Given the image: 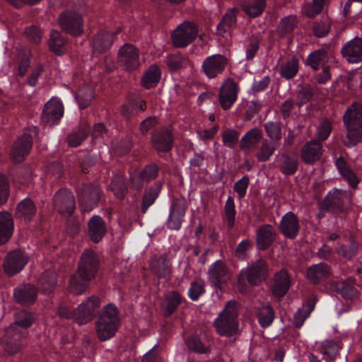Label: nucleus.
<instances>
[{
    "label": "nucleus",
    "mask_w": 362,
    "mask_h": 362,
    "mask_svg": "<svg viewBox=\"0 0 362 362\" xmlns=\"http://www.w3.org/2000/svg\"><path fill=\"white\" fill-rule=\"evenodd\" d=\"M13 228L11 214L7 211L0 212V245L8 242L13 234Z\"/></svg>",
    "instance_id": "473e14b6"
},
{
    "label": "nucleus",
    "mask_w": 362,
    "mask_h": 362,
    "mask_svg": "<svg viewBox=\"0 0 362 362\" xmlns=\"http://www.w3.org/2000/svg\"><path fill=\"white\" fill-rule=\"evenodd\" d=\"M209 280L216 288L221 289L229 279L226 267L223 262L217 260L214 262L208 270Z\"/></svg>",
    "instance_id": "4be33fe9"
},
{
    "label": "nucleus",
    "mask_w": 362,
    "mask_h": 362,
    "mask_svg": "<svg viewBox=\"0 0 362 362\" xmlns=\"http://www.w3.org/2000/svg\"><path fill=\"white\" fill-rule=\"evenodd\" d=\"M354 284L362 287V272L358 270L354 279L348 278L344 281H332L330 283L332 291L340 293L344 298L352 299L357 296V291Z\"/></svg>",
    "instance_id": "dca6fc26"
},
{
    "label": "nucleus",
    "mask_w": 362,
    "mask_h": 362,
    "mask_svg": "<svg viewBox=\"0 0 362 362\" xmlns=\"http://www.w3.org/2000/svg\"><path fill=\"white\" fill-rule=\"evenodd\" d=\"M239 135L238 132L235 129H226L222 135L223 145L229 148H233L238 141Z\"/></svg>",
    "instance_id": "0e129e2a"
},
{
    "label": "nucleus",
    "mask_w": 362,
    "mask_h": 362,
    "mask_svg": "<svg viewBox=\"0 0 362 362\" xmlns=\"http://www.w3.org/2000/svg\"><path fill=\"white\" fill-rule=\"evenodd\" d=\"M53 204H76L72 192L67 188L59 189L54 196Z\"/></svg>",
    "instance_id": "bf43d9fd"
},
{
    "label": "nucleus",
    "mask_w": 362,
    "mask_h": 362,
    "mask_svg": "<svg viewBox=\"0 0 362 362\" xmlns=\"http://www.w3.org/2000/svg\"><path fill=\"white\" fill-rule=\"evenodd\" d=\"M31 54L29 51L19 52L17 60V74L20 78L24 77L31 64Z\"/></svg>",
    "instance_id": "603ef678"
},
{
    "label": "nucleus",
    "mask_w": 362,
    "mask_h": 362,
    "mask_svg": "<svg viewBox=\"0 0 362 362\" xmlns=\"http://www.w3.org/2000/svg\"><path fill=\"white\" fill-rule=\"evenodd\" d=\"M330 1L331 0H312L310 2L304 4L302 8V12L308 18H315L329 6Z\"/></svg>",
    "instance_id": "ea45409f"
},
{
    "label": "nucleus",
    "mask_w": 362,
    "mask_h": 362,
    "mask_svg": "<svg viewBox=\"0 0 362 362\" xmlns=\"http://www.w3.org/2000/svg\"><path fill=\"white\" fill-rule=\"evenodd\" d=\"M110 188L115 197L119 199H123L128 191L124 177L119 175L113 177Z\"/></svg>",
    "instance_id": "de8ad7c7"
},
{
    "label": "nucleus",
    "mask_w": 362,
    "mask_h": 362,
    "mask_svg": "<svg viewBox=\"0 0 362 362\" xmlns=\"http://www.w3.org/2000/svg\"><path fill=\"white\" fill-rule=\"evenodd\" d=\"M329 268L325 263H319L310 267L307 272L308 279L313 284H318L329 275Z\"/></svg>",
    "instance_id": "37998d69"
},
{
    "label": "nucleus",
    "mask_w": 362,
    "mask_h": 362,
    "mask_svg": "<svg viewBox=\"0 0 362 362\" xmlns=\"http://www.w3.org/2000/svg\"><path fill=\"white\" fill-rule=\"evenodd\" d=\"M297 23L296 17L293 15L282 18L278 27L279 35L284 37L288 34H291L297 26Z\"/></svg>",
    "instance_id": "3c124183"
},
{
    "label": "nucleus",
    "mask_w": 362,
    "mask_h": 362,
    "mask_svg": "<svg viewBox=\"0 0 362 362\" xmlns=\"http://www.w3.org/2000/svg\"><path fill=\"white\" fill-rule=\"evenodd\" d=\"M331 21L327 18H322L313 23L312 30L317 37H324L328 35L330 31Z\"/></svg>",
    "instance_id": "864d4df0"
},
{
    "label": "nucleus",
    "mask_w": 362,
    "mask_h": 362,
    "mask_svg": "<svg viewBox=\"0 0 362 362\" xmlns=\"http://www.w3.org/2000/svg\"><path fill=\"white\" fill-rule=\"evenodd\" d=\"M267 136L274 141L281 139V127L278 122H268L264 125Z\"/></svg>",
    "instance_id": "680f3d73"
},
{
    "label": "nucleus",
    "mask_w": 362,
    "mask_h": 362,
    "mask_svg": "<svg viewBox=\"0 0 362 362\" xmlns=\"http://www.w3.org/2000/svg\"><path fill=\"white\" fill-rule=\"evenodd\" d=\"M341 56L349 64H358L362 62V38L355 37L346 42L341 49Z\"/></svg>",
    "instance_id": "412c9836"
},
{
    "label": "nucleus",
    "mask_w": 362,
    "mask_h": 362,
    "mask_svg": "<svg viewBox=\"0 0 362 362\" xmlns=\"http://www.w3.org/2000/svg\"><path fill=\"white\" fill-rule=\"evenodd\" d=\"M48 45L50 51L61 56L66 51L67 40L60 32L52 30L50 32Z\"/></svg>",
    "instance_id": "c9c22d12"
},
{
    "label": "nucleus",
    "mask_w": 362,
    "mask_h": 362,
    "mask_svg": "<svg viewBox=\"0 0 362 362\" xmlns=\"http://www.w3.org/2000/svg\"><path fill=\"white\" fill-rule=\"evenodd\" d=\"M298 69V59L293 57L280 66V75L286 80L292 79L297 75Z\"/></svg>",
    "instance_id": "49530a36"
},
{
    "label": "nucleus",
    "mask_w": 362,
    "mask_h": 362,
    "mask_svg": "<svg viewBox=\"0 0 362 362\" xmlns=\"http://www.w3.org/2000/svg\"><path fill=\"white\" fill-rule=\"evenodd\" d=\"M24 35L29 41L34 44L40 43L42 40V32L36 25L26 27Z\"/></svg>",
    "instance_id": "338daca9"
},
{
    "label": "nucleus",
    "mask_w": 362,
    "mask_h": 362,
    "mask_svg": "<svg viewBox=\"0 0 362 362\" xmlns=\"http://www.w3.org/2000/svg\"><path fill=\"white\" fill-rule=\"evenodd\" d=\"M58 23L62 30L73 36L79 37L84 31L82 16L76 12L65 11L58 18Z\"/></svg>",
    "instance_id": "6e6552de"
},
{
    "label": "nucleus",
    "mask_w": 362,
    "mask_h": 362,
    "mask_svg": "<svg viewBox=\"0 0 362 362\" xmlns=\"http://www.w3.org/2000/svg\"><path fill=\"white\" fill-rule=\"evenodd\" d=\"M318 349L322 354L329 358H333L338 354L340 346L335 341L327 339L320 343Z\"/></svg>",
    "instance_id": "5fc2aeb1"
},
{
    "label": "nucleus",
    "mask_w": 362,
    "mask_h": 362,
    "mask_svg": "<svg viewBox=\"0 0 362 362\" xmlns=\"http://www.w3.org/2000/svg\"><path fill=\"white\" fill-rule=\"evenodd\" d=\"M160 168L158 164L151 163L144 165L140 171H134L130 174V182L133 189L141 190L146 183L157 178Z\"/></svg>",
    "instance_id": "ddd939ff"
},
{
    "label": "nucleus",
    "mask_w": 362,
    "mask_h": 362,
    "mask_svg": "<svg viewBox=\"0 0 362 362\" xmlns=\"http://www.w3.org/2000/svg\"><path fill=\"white\" fill-rule=\"evenodd\" d=\"M337 60L334 51L329 47H321L310 52L305 62V64L313 71H322L315 75V80L319 84H326L332 78L330 69L337 66Z\"/></svg>",
    "instance_id": "f257e3e1"
},
{
    "label": "nucleus",
    "mask_w": 362,
    "mask_h": 362,
    "mask_svg": "<svg viewBox=\"0 0 362 362\" xmlns=\"http://www.w3.org/2000/svg\"><path fill=\"white\" fill-rule=\"evenodd\" d=\"M276 149L275 144L272 141L264 140L257 153V158L259 162H266L273 155Z\"/></svg>",
    "instance_id": "6e6d98bb"
},
{
    "label": "nucleus",
    "mask_w": 362,
    "mask_h": 362,
    "mask_svg": "<svg viewBox=\"0 0 362 362\" xmlns=\"http://www.w3.org/2000/svg\"><path fill=\"white\" fill-rule=\"evenodd\" d=\"M9 175L14 183L26 186L32 182L34 176L32 168L28 164L12 167Z\"/></svg>",
    "instance_id": "5701e85b"
},
{
    "label": "nucleus",
    "mask_w": 362,
    "mask_h": 362,
    "mask_svg": "<svg viewBox=\"0 0 362 362\" xmlns=\"http://www.w3.org/2000/svg\"><path fill=\"white\" fill-rule=\"evenodd\" d=\"M198 29L190 21H185L177 26L172 33L173 44L175 47H185L192 43L197 38Z\"/></svg>",
    "instance_id": "9d476101"
},
{
    "label": "nucleus",
    "mask_w": 362,
    "mask_h": 362,
    "mask_svg": "<svg viewBox=\"0 0 362 362\" xmlns=\"http://www.w3.org/2000/svg\"><path fill=\"white\" fill-rule=\"evenodd\" d=\"M332 131V124L329 119H324L319 125L317 131L319 141L327 140Z\"/></svg>",
    "instance_id": "774afa93"
},
{
    "label": "nucleus",
    "mask_w": 362,
    "mask_h": 362,
    "mask_svg": "<svg viewBox=\"0 0 362 362\" xmlns=\"http://www.w3.org/2000/svg\"><path fill=\"white\" fill-rule=\"evenodd\" d=\"M204 292V281L202 279H197L191 283V286L188 290V296L192 300L196 301Z\"/></svg>",
    "instance_id": "052dcab7"
},
{
    "label": "nucleus",
    "mask_w": 362,
    "mask_h": 362,
    "mask_svg": "<svg viewBox=\"0 0 362 362\" xmlns=\"http://www.w3.org/2000/svg\"><path fill=\"white\" fill-rule=\"evenodd\" d=\"M290 287V279L286 271L282 269L276 273L273 278L271 291L275 297L281 298L286 295Z\"/></svg>",
    "instance_id": "b1692460"
},
{
    "label": "nucleus",
    "mask_w": 362,
    "mask_h": 362,
    "mask_svg": "<svg viewBox=\"0 0 362 362\" xmlns=\"http://www.w3.org/2000/svg\"><path fill=\"white\" fill-rule=\"evenodd\" d=\"M14 297L22 305H30L35 302L37 291L33 286L25 285L15 289Z\"/></svg>",
    "instance_id": "4c0bfd02"
},
{
    "label": "nucleus",
    "mask_w": 362,
    "mask_h": 362,
    "mask_svg": "<svg viewBox=\"0 0 362 362\" xmlns=\"http://www.w3.org/2000/svg\"><path fill=\"white\" fill-rule=\"evenodd\" d=\"M275 237L274 228L271 225H264L257 231V246L259 250H265L272 244Z\"/></svg>",
    "instance_id": "e433bc0d"
},
{
    "label": "nucleus",
    "mask_w": 362,
    "mask_h": 362,
    "mask_svg": "<svg viewBox=\"0 0 362 362\" xmlns=\"http://www.w3.org/2000/svg\"><path fill=\"white\" fill-rule=\"evenodd\" d=\"M64 115V105L58 98H52L45 105L41 120L44 124L54 126L59 123Z\"/></svg>",
    "instance_id": "4468645a"
},
{
    "label": "nucleus",
    "mask_w": 362,
    "mask_h": 362,
    "mask_svg": "<svg viewBox=\"0 0 362 362\" xmlns=\"http://www.w3.org/2000/svg\"><path fill=\"white\" fill-rule=\"evenodd\" d=\"M37 134L36 127L25 132L11 146L10 157L15 164L21 163L29 155L33 144V136Z\"/></svg>",
    "instance_id": "0eeeda50"
},
{
    "label": "nucleus",
    "mask_w": 362,
    "mask_h": 362,
    "mask_svg": "<svg viewBox=\"0 0 362 362\" xmlns=\"http://www.w3.org/2000/svg\"><path fill=\"white\" fill-rule=\"evenodd\" d=\"M322 151V144L317 140H311L307 142L302 148L301 158L307 164H312L317 160Z\"/></svg>",
    "instance_id": "393cba45"
},
{
    "label": "nucleus",
    "mask_w": 362,
    "mask_h": 362,
    "mask_svg": "<svg viewBox=\"0 0 362 362\" xmlns=\"http://www.w3.org/2000/svg\"><path fill=\"white\" fill-rule=\"evenodd\" d=\"M91 280L83 275H79L77 270L76 273L70 277L68 291L74 295H81L85 292Z\"/></svg>",
    "instance_id": "f704fd0d"
},
{
    "label": "nucleus",
    "mask_w": 362,
    "mask_h": 362,
    "mask_svg": "<svg viewBox=\"0 0 362 362\" xmlns=\"http://www.w3.org/2000/svg\"><path fill=\"white\" fill-rule=\"evenodd\" d=\"M267 0H245L241 4L242 11L250 18H257L266 8Z\"/></svg>",
    "instance_id": "58836bf2"
},
{
    "label": "nucleus",
    "mask_w": 362,
    "mask_h": 362,
    "mask_svg": "<svg viewBox=\"0 0 362 362\" xmlns=\"http://www.w3.org/2000/svg\"><path fill=\"white\" fill-rule=\"evenodd\" d=\"M239 88L233 78H228L220 88L218 100L221 107L228 110L236 102Z\"/></svg>",
    "instance_id": "6ab92c4d"
},
{
    "label": "nucleus",
    "mask_w": 362,
    "mask_h": 362,
    "mask_svg": "<svg viewBox=\"0 0 362 362\" xmlns=\"http://www.w3.org/2000/svg\"><path fill=\"white\" fill-rule=\"evenodd\" d=\"M147 109V102L142 97L136 93L129 94L124 103L119 106L120 115L127 121L136 117L140 112H145Z\"/></svg>",
    "instance_id": "1a4fd4ad"
},
{
    "label": "nucleus",
    "mask_w": 362,
    "mask_h": 362,
    "mask_svg": "<svg viewBox=\"0 0 362 362\" xmlns=\"http://www.w3.org/2000/svg\"><path fill=\"white\" fill-rule=\"evenodd\" d=\"M57 284V274L53 270H46L40 276L37 286L39 289L45 294L53 291Z\"/></svg>",
    "instance_id": "79ce46f5"
},
{
    "label": "nucleus",
    "mask_w": 362,
    "mask_h": 362,
    "mask_svg": "<svg viewBox=\"0 0 362 362\" xmlns=\"http://www.w3.org/2000/svg\"><path fill=\"white\" fill-rule=\"evenodd\" d=\"M228 64V59L222 54L207 57L202 62V71L209 78H214L222 74Z\"/></svg>",
    "instance_id": "a211bd4d"
},
{
    "label": "nucleus",
    "mask_w": 362,
    "mask_h": 362,
    "mask_svg": "<svg viewBox=\"0 0 362 362\" xmlns=\"http://www.w3.org/2000/svg\"><path fill=\"white\" fill-rule=\"evenodd\" d=\"M35 315L25 310H21L15 314V322L6 329L5 339V349L9 354H16L22 346L21 339L23 334L16 329V325L28 328L35 320Z\"/></svg>",
    "instance_id": "7ed1b4c3"
},
{
    "label": "nucleus",
    "mask_w": 362,
    "mask_h": 362,
    "mask_svg": "<svg viewBox=\"0 0 362 362\" xmlns=\"http://www.w3.org/2000/svg\"><path fill=\"white\" fill-rule=\"evenodd\" d=\"M120 65L128 71H133L140 66L139 49L132 44L125 43L118 52Z\"/></svg>",
    "instance_id": "2eb2a0df"
},
{
    "label": "nucleus",
    "mask_w": 362,
    "mask_h": 362,
    "mask_svg": "<svg viewBox=\"0 0 362 362\" xmlns=\"http://www.w3.org/2000/svg\"><path fill=\"white\" fill-rule=\"evenodd\" d=\"M119 325V312L116 306L109 304L103 308L95 323V331L100 341L113 337Z\"/></svg>",
    "instance_id": "20e7f679"
},
{
    "label": "nucleus",
    "mask_w": 362,
    "mask_h": 362,
    "mask_svg": "<svg viewBox=\"0 0 362 362\" xmlns=\"http://www.w3.org/2000/svg\"><path fill=\"white\" fill-rule=\"evenodd\" d=\"M188 349L199 354H206L209 349L205 346L197 337H191L187 341Z\"/></svg>",
    "instance_id": "69168bd1"
},
{
    "label": "nucleus",
    "mask_w": 362,
    "mask_h": 362,
    "mask_svg": "<svg viewBox=\"0 0 362 362\" xmlns=\"http://www.w3.org/2000/svg\"><path fill=\"white\" fill-rule=\"evenodd\" d=\"M348 196L346 191L339 189L330 190L325 197V202L322 204H340L344 202V198Z\"/></svg>",
    "instance_id": "e2e57ef3"
},
{
    "label": "nucleus",
    "mask_w": 362,
    "mask_h": 362,
    "mask_svg": "<svg viewBox=\"0 0 362 362\" xmlns=\"http://www.w3.org/2000/svg\"><path fill=\"white\" fill-rule=\"evenodd\" d=\"M114 42L112 33L100 30L95 35L93 40L94 51L98 53L106 52L110 49Z\"/></svg>",
    "instance_id": "7c9ffc66"
},
{
    "label": "nucleus",
    "mask_w": 362,
    "mask_h": 362,
    "mask_svg": "<svg viewBox=\"0 0 362 362\" xmlns=\"http://www.w3.org/2000/svg\"><path fill=\"white\" fill-rule=\"evenodd\" d=\"M152 272L159 278H165L171 273V262L167 255L154 257L150 263Z\"/></svg>",
    "instance_id": "cd10ccee"
},
{
    "label": "nucleus",
    "mask_w": 362,
    "mask_h": 362,
    "mask_svg": "<svg viewBox=\"0 0 362 362\" xmlns=\"http://www.w3.org/2000/svg\"><path fill=\"white\" fill-rule=\"evenodd\" d=\"M100 305L98 297L93 296L86 298L74 310V321L80 325L90 322Z\"/></svg>",
    "instance_id": "f8f14e48"
},
{
    "label": "nucleus",
    "mask_w": 362,
    "mask_h": 362,
    "mask_svg": "<svg viewBox=\"0 0 362 362\" xmlns=\"http://www.w3.org/2000/svg\"><path fill=\"white\" fill-rule=\"evenodd\" d=\"M88 235L95 243L100 242L106 233L104 221L99 216H94L88 221Z\"/></svg>",
    "instance_id": "2f4dec72"
},
{
    "label": "nucleus",
    "mask_w": 362,
    "mask_h": 362,
    "mask_svg": "<svg viewBox=\"0 0 362 362\" xmlns=\"http://www.w3.org/2000/svg\"><path fill=\"white\" fill-rule=\"evenodd\" d=\"M267 272V264L262 259H257L249 264L246 268L240 270L238 275V285L239 291L241 293L247 291L246 281L252 286L260 284L265 279Z\"/></svg>",
    "instance_id": "39448f33"
},
{
    "label": "nucleus",
    "mask_w": 362,
    "mask_h": 362,
    "mask_svg": "<svg viewBox=\"0 0 362 362\" xmlns=\"http://www.w3.org/2000/svg\"><path fill=\"white\" fill-rule=\"evenodd\" d=\"M335 165L340 173L353 189H356L359 183V179L354 173L346 159L340 156L335 160Z\"/></svg>",
    "instance_id": "c85d7f7f"
},
{
    "label": "nucleus",
    "mask_w": 362,
    "mask_h": 362,
    "mask_svg": "<svg viewBox=\"0 0 362 362\" xmlns=\"http://www.w3.org/2000/svg\"><path fill=\"white\" fill-rule=\"evenodd\" d=\"M151 143L153 149L158 153H167L173 149L174 136L168 127L161 126L151 132Z\"/></svg>",
    "instance_id": "9b49d317"
},
{
    "label": "nucleus",
    "mask_w": 362,
    "mask_h": 362,
    "mask_svg": "<svg viewBox=\"0 0 362 362\" xmlns=\"http://www.w3.org/2000/svg\"><path fill=\"white\" fill-rule=\"evenodd\" d=\"M257 317L260 325L264 327H268L274 321V313L269 305L262 307L258 313Z\"/></svg>",
    "instance_id": "4d7b16f0"
},
{
    "label": "nucleus",
    "mask_w": 362,
    "mask_h": 362,
    "mask_svg": "<svg viewBox=\"0 0 362 362\" xmlns=\"http://www.w3.org/2000/svg\"><path fill=\"white\" fill-rule=\"evenodd\" d=\"M77 194L81 201L90 202V204H98L102 199L100 189L93 184L83 183L77 189Z\"/></svg>",
    "instance_id": "a878e982"
},
{
    "label": "nucleus",
    "mask_w": 362,
    "mask_h": 362,
    "mask_svg": "<svg viewBox=\"0 0 362 362\" xmlns=\"http://www.w3.org/2000/svg\"><path fill=\"white\" fill-rule=\"evenodd\" d=\"M343 122L346 130L343 144L351 148L362 141V105L354 103L349 106L343 116Z\"/></svg>",
    "instance_id": "f03ea898"
},
{
    "label": "nucleus",
    "mask_w": 362,
    "mask_h": 362,
    "mask_svg": "<svg viewBox=\"0 0 362 362\" xmlns=\"http://www.w3.org/2000/svg\"><path fill=\"white\" fill-rule=\"evenodd\" d=\"M163 182L158 181L153 185L146 187L144 190L141 204H153L158 197L162 189Z\"/></svg>",
    "instance_id": "09e8293b"
},
{
    "label": "nucleus",
    "mask_w": 362,
    "mask_h": 362,
    "mask_svg": "<svg viewBox=\"0 0 362 362\" xmlns=\"http://www.w3.org/2000/svg\"><path fill=\"white\" fill-rule=\"evenodd\" d=\"M261 132L257 128H253L246 132L240 140L242 149L250 148L255 146L261 139Z\"/></svg>",
    "instance_id": "8fccbe9b"
},
{
    "label": "nucleus",
    "mask_w": 362,
    "mask_h": 362,
    "mask_svg": "<svg viewBox=\"0 0 362 362\" xmlns=\"http://www.w3.org/2000/svg\"><path fill=\"white\" fill-rule=\"evenodd\" d=\"M237 303L234 300L227 303L225 309L220 313L214 321V325L218 334L231 337L238 332Z\"/></svg>",
    "instance_id": "423d86ee"
},
{
    "label": "nucleus",
    "mask_w": 362,
    "mask_h": 362,
    "mask_svg": "<svg viewBox=\"0 0 362 362\" xmlns=\"http://www.w3.org/2000/svg\"><path fill=\"white\" fill-rule=\"evenodd\" d=\"M298 159L289 154H283L280 159L279 169L285 175H293L298 168Z\"/></svg>",
    "instance_id": "c03bdc74"
},
{
    "label": "nucleus",
    "mask_w": 362,
    "mask_h": 362,
    "mask_svg": "<svg viewBox=\"0 0 362 362\" xmlns=\"http://www.w3.org/2000/svg\"><path fill=\"white\" fill-rule=\"evenodd\" d=\"M95 93L93 88L88 85L78 88L75 94V98L77 100L81 109H86L90 104L94 98Z\"/></svg>",
    "instance_id": "a18cd8bd"
},
{
    "label": "nucleus",
    "mask_w": 362,
    "mask_h": 362,
    "mask_svg": "<svg viewBox=\"0 0 362 362\" xmlns=\"http://www.w3.org/2000/svg\"><path fill=\"white\" fill-rule=\"evenodd\" d=\"M161 77V71L160 68L156 65H151L143 74L141 78V86L146 89H151L157 86Z\"/></svg>",
    "instance_id": "72a5a7b5"
},
{
    "label": "nucleus",
    "mask_w": 362,
    "mask_h": 362,
    "mask_svg": "<svg viewBox=\"0 0 362 362\" xmlns=\"http://www.w3.org/2000/svg\"><path fill=\"white\" fill-rule=\"evenodd\" d=\"M238 13V9L236 8H230L226 12L216 27L219 34L223 35L230 28L235 27Z\"/></svg>",
    "instance_id": "a19ab883"
},
{
    "label": "nucleus",
    "mask_w": 362,
    "mask_h": 362,
    "mask_svg": "<svg viewBox=\"0 0 362 362\" xmlns=\"http://www.w3.org/2000/svg\"><path fill=\"white\" fill-rule=\"evenodd\" d=\"M299 223L292 212L286 213L281 218L280 230L288 238H295L299 232Z\"/></svg>",
    "instance_id": "bb28decb"
},
{
    "label": "nucleus",
    "mask_w": 362,
    "mask_h": 362,
    "mask_svg": "<svg viewBox=\"0 0 362 362\" xmlns=\"http://www.w3.org/2000/svg\"><path fill=\"white\" fill-rule=\"evenodd\" d=\"M90 127L86 122H81L78 127L74 129L67 136V142L70 147L79 146L90 135Z\"/></svg>",
    "instance_id": "c756f323"
},
{
    "label": "nucleus",
    "mask_w": 362,
    "mask_h": 362,
    "mask_svg": "<svg viewBox=\"0 0 362 362\" xmlns=\"http://www.w3.org/2000/svg\"><path fill=\"white\" fill-rule=\"evenodd\" d=\"M181 303V296L180 293L176 291H171L166 296V305L165 315L166 316L170 315L177 308Z\"/></svg>",
    "instance_id": "13d9d810"
},
{
    "label": "nucleus",
    "mask_w": 362,
    "mask_h": 362,
    "mask_svg": "<svg viewBox=\"0 0 362 362\" xmlns=\"http://www.w3.org/2000/svg\"><path fill=\"white\" fill-rule=\"evenodd\" d=\"M28 261V255L19 250L9 252L4 262L5 272L13 276L20 272L26 265Z\"/></svg>",
    "instance_id": "aec40b11"
},
{
    "label": "nucleus",
    "mask_w": 362,
    "mask_h": 362,
    "mask_svg": "<svg viewBox=\"0 0 362 362\" xmlns=\"http://www.w3.org/2000/svg\"><path fill=\"white\" fill-rule=\"evenodd\" d=\"M98 266L99 259L97 254L93 250L88 249L83 252L77 270L79 275L93 279L98 272Z\"/></svg>",
    "instance_id": "f3484780"
}]
</instances>
